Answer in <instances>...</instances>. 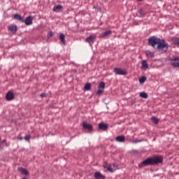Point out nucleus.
Masks as SVG:
<instances>
[{
	"label": "nucleus",
	"mask_w": 179,
	"mask_h": 179,
	"mask_svg": "<svg viewBox=\"0 0 179 179\" xmlns=\"http://www.w3.org/2000/svg\"><path fill=\"white\" fill-rule=\"evenodd\" d=\"M171 64L174 69H179V57L178 56H173L170 59Z\"/></svg>",
	"instance_id": "3"
},
{
	"label": "nucleus",
	"mask_w": 179,
	"mask_h": 179,
	"mask_svg": "<svg viewBox=\"0 0 179 179\" xmlns=\"http://www.w3.org/2000/svg\"><path fill=\"white\" fill-rule=\"evenodd\" d=\"M99 128L100 130H103V131H106V130L108 129V126L105 123H99Z\"/></svg>",
	"instance_id": "10"
},
{
	"label": "nucleus",
	"mask_w": 179,
	"mask_h": 179,
	"mask_svg": "<svg viewBox=\"0 0 179 179\" xmlns=\"http://www.w3.org/2000/svg\"><path fill=\"white\" fill-rule=\"evenodd\" d=\"M147 77L145 76H143L141 78H139V83L140 84H144V83L146 81Z\"/></svg>",
	"instance_id": "22"
},
{
	"label": "nucleus",
	"mask_w": 179,
	"mask_h": 179,
	"mask_svg": "<svg viewBox=\"0 0 179 179\" xmlns=\"http://www.w3.org/2000/svg\"><path fill=\"white\" fill-rule=\"evenodd\" d=\"M105 168H106V169L108 171H109V172H113V169L112 166H110V165L105 166Z\"/></svg>",
	"instance_id": "27"
},
{
	"label": "nucleus",
	"mask_w": 179,
	"mask_h": 179,
	"mask_svg": "<svg viewBox=\"0 0 179 179\" xmlns=\"http://www.w3.org/2000/svg\"><path fill=\"white\" fill-rule=\"evenodd\" d=\"M22 179H27V178H23Z\"/></svg>",
	"instance_id": "33"
},
{
	"label": "nucleus",
	"mask_w": 179,
	"mask_h": 179,
	"mask_svg": "<svg viewBox=\"0 0 179 179\" xmlns=\"http://www.w3.org/2000/svg\"><path fill=\"white\" fill-rule=\"evenodd\" d=\"M48 36V37H52L53 36V32L49 31Z\"/></svg>",
	"instance_id": "30"
},
{
	"label": "nucleus",
	"mask_w": 179,
	"mask_h": 179,
	"mask_svg": "<svg viewBox=\"0 0 179 179\" xmlns=\"http://www.w3.org/2000/svg\"><path fill=\"white\" fill-rule=\"evenodd\" d=\"M113 73L117 76H127L128 74L126 70H124L123 69H118L117 67L113 69Z\"/></svg>",
	"instance_id": "4"
},
{
	"label": "nucleus",
	"mask_w": 179,
	"mask_h": 179,
	"mask_svg": "<svg viewBox=\"0 0 179 179\" xmlns=\"http://www.w3.org/2000/svg\"><path fill=\"white\" fill-rule=\"evenodd\" d=\"M110 34H112V30H106V31H103L101 36L102 37H107V36H109Z\"/></svg>",
	"instance_id": "16"
},
{
	"label": "nucleus",
	"mask_w": 179,
	"mask_h": 179,
	"mask_svg": "<svg viewBox=\"0 0 179 179\" xmlns=\"http://www.w3.org/2000/svg\"><path fill=\"white\" fill-rule=\"evenodd\" d=\"M95 38H96V36L91 34L90 36L87 37V38L85 39V41H87V43H94Z\"/></svg>",
	"instance_id": "12"
},
{
	"label": "nucleus",
	"mask_w": 179,
	"mask_h": 179,
	"mask_svg": "<svg viewBox=\"0 0 179 179\" xmlns=\"http://www.w3.org/2000/svg\"><path fill=\"white\" fill-rule=\"evenodd\" d=\"M172 41L176 45H179V37H173Z\"/></svg>",
	"instance_id": "20"
},
{
	"label": "nucleus",
	"mask_w": 179,
	"mask_h": 179,
	"mask_svg": "<svg viewBox=\"0 0 179 179\" xmlns=\"http://www.w3.org/2000/svg\"><path fill=\"white\" fill-rule=\"evenodd\" d=\"M151 120L155 124H157V123H159V119H157V117H156V116H152Z\"/></svg>",
	"instance_id": "21"
},
{
	"label": "nucleus",
	"mask_w": 179,
	"mask_h": 179,
	"mask_svg": "<svg viewBox=\"0 0 179 179\" xmlns=\"http://www.w3.org/2000/svg\"><path fill=\"white\" fill-rule=\"evenodd\" d=\"M94 178L95 179H106V176L101 173V172H95Z\"/></svg>",
	"instance_id": "8"
},
{
	"label": "nucleus",
	"mask_w": 179,
	"mask_h": 179,
	"mask_svg": "<svg viewBox=\"0 0 179 179\" xmlns=\"http://www.w3.org/2000/svg\"><path fill=\"white\" fill-rule=\"evenodd\" d=\"M84 88H85V90L86 91H90V90H91V88H92V85H91L90 83H88L85 84Z\"/></svg>",
	"instance_id": "23"
},
{
	"label": "nucleus",
	"mask_w": 179,
	"mask_h": 179,
	"mask_svg": "<svg viewBox=\"0 0 179 179\" xmlns=\"http://www.w3.org/2000/svg\"><path fill=\"white\" fill-rule=\"evenodd\" d=\"M162 162H163L162 157H152L143 161L139 166L141 168L148 165H157V164H162Z\"/></svg>",
	"instance_id": "2"
},
{
	"label": "nucleus",
	"mask_w": 179,
	"mask_h": 179,
	"mask_svg": "<svg viewBox=\"0 0 179 179\" xmlns=\"http://www.w3.org/2000/svg\"><path fill=\"white\" fill-rule=\"evenodd\" d=\"M83 129H85L88 130L89 131H92L93 130L92 124H90L89 123H87V122H83Z\"/></svg>",
	"instance_id": "6"
},
{
	"label": "nucleus",
	"mask_w": 179,
	"mask_h": 179,
	"mask_svg": "<svg viewBox=\"0 0 179 179\" xmlns=\"http://www.w3.org/2000/svg\"><path fill=\"white\" fill-rule=\"evenodd\" d=\"M6 98L7 101H13V99H14L15 98V95L13 92H11L10 91H9L8 92H7L6 95Z\"/></svg>",
	"instance_id": "7"
},
{
	"label": "nucleus",
	"mask_w": 179,
	"mask_h": 179,
	"mask_svg": "<svg viewBox=\"0 0 179 179\" xmlns=\"http://www.w3.org/2000/svg\"><path fill=\"white\" fill-rule=\"evenodd\" d=\"M45 96H47V94H41V98H44Z\"/></svg>",
	"instance_id": "31"
},
{
	"label": "nucleus",
	"mask_w": 179,
	"mask_h": 179,
	"mask_svg": "<svg viewBox=\"0 0 179 179\" xmlns=\"http://www.w3.org/2000/svg\"><path fill=\"white\" fill-rule=\"evenodd\" d=\"M148 43L150 45H152V47H154V48H157V50H164V51H166L169 47V43H167L164 39L162 41V39H159V38L155 36L149 38Z\"/></svg>",
	"instance_id": "1"
},
{
	"label": "nucleus",
	"mask_w": 179,
	"mask_h": 179,
	"mask_svg": "<svg viewBox=\"0 0 179 179\" xmlns=\"http://www.w3.org/2000/svg\"><path fill=\"white\" fill-rule=\"evenodd\" d=\"M140 96L141 98H144L145 99H147L148 98V94H146V92H141Z\"/></svg>",
	"instance_id": "25"
},
{
	"label": "nucleus",
	"mask_w": 179,
	"mask_h": 179,
	"mask_svg": "<svg viewBox=\"0 0 179 179\" xmlns=\"http://www.w3.org/2000/svg\"><path fill=\"white\" fill-rule=\"evenodd\" d=\"M19 171H20V172L24 175H29V171H27V169L25 168H19Z\"/></svg>",
	"instance_id": "19"
},
{
	"label": "nucleus",
	"mask_w": 179,
	"mask_h": 179,
	"mask_svg": "<svg viewBox=\"0 0 179 179\" xmlns=\"http://www.w3.org/2000/svg\"><path fill=\"white\" fill-rule=\"evenodd\" d=\"M9 30L12 31V33H16L17 30V26L16 24H11L8 27Z\"/></svg>",
	"instance_id": "14"
},
{
	"label": "nucleus",
	"mask_w": 179,
	"mask_h": 179,
	"mask_svg": "<svg viewBox=\"0 0 179 179\" xmlns=\"http://www.w3.org/2000/svg\"><path fill=\"white\" fill-rule=\"evenodd\" d=\"M138 1H144V0H138Z\"/></svg>",
	"instance_id": "34"
},
{
	"label": "nucleus",
	"mask_w": 179,
	"mask_h": 179,
	"mask_svg": "<svg viewBox=\"0 0 179 179\" xmlns=\"http://www.w3.org/2000/svg\"><path fill=\"white\" fill-rule=\"evenodd\" d=\"M24 23L27 25L32 24L33 23V17L31 16H27L24 20Z\"/></svg>",
	"instance_id": "9"
},
{
	"label": "nucleus",
	"mask_w": 179,
	"mask_h": 179,
	"mask_svg": "<svg viewBox=\"0 0 179 179\" xmlns=\"http://www.w3.org/2000/svg\"><path fill=\"white\" fill-rule=\"evenodd\" d=\"M3 143H6V139L3 140Z\"/></svg>",
	"instance_id": "32"
},
{
	"label": "nucleus",
	"mask_w": 179,
	"mask_h": 179,
	"mask_svg": "<svg viewBox=\"0 0 179 179\" xmlns=\"http://www.w3.org/2000/svg\"><path fill=\"white\" fill-rule=\"evenodd\" d=\"M85 179H86V178H85Z\"/></svg>",
	"instance_id": "35"
},
{
	"label": "nucleus",
	"mask_w": 179,
	"mask_h": 179,
	"mask_svg": "<svg viewBox=\"0 0 179 179\" xmlns=\"http://www.w3.org/2000/svg\"><path fill=\"white\" fill-rule=\"evenodd\" d=\"M142 69L144 70H148L149 69V64H148L147 60H143L142 62Z\"/></svg>",
	"instance_id": "15"
},
{
	"label": "nucleus",
	"mask_w": 179,
	"mask_h": 179,
	"mask_svg": "<svg viewBox=\"0 0 179 179\" xmlns=\"http://www.w3.org/2000/svg\"><path fill=\"white\" fill-rule=\"evenodd\" d=\"M31 138V136H25L24 137V140H26L27 141H29Z\"/></svg>",
	"instance_id": "28"
},
{
	"label": "nucleus",
	"mask_w": 179,
	"mask_h": 179,
	"mask_svg": "<svg viewBox=\"0 0 179 179\" xmlns=\"http://www.w3.org/2000/svg\"><path fill=\"white\" fill-rule=\"evenodd\" d=\"M116 141L119 143H124L126 140L125 136H117L115 138Z\"/></svg>",
	"instance_id": "13"
},
{
	"label": "nucleus",
	"mask_w": 179,
	"mask_h": 179,
	"mask_svg": "<svg viewBox=\"0 0 179 179\" xmlns=\"http://www.w3.org/2000/svg\"><path fill=\"white\" fill-rule=\"evenodd\" d=\"M14 19H17V20H20V22H24L25 19L23 16H21L19 13H15L14 15Z\"/></svg>",
	"instance_id": "11"
},
{
	"label": "nucleus",
	"mask_w": 179,
	"mask_h": 179,
	"mask_svg": "<svg viewBox=\"0 0 179 179\" xmlns=\"http://www.w3.org/2000/svg\"><path fill=\"white\" fill-rule=\"evenodd\" d=\"M142 140H138V139H135L133 141V143H141Z\"/></svg>",
	"instance_id": "29"
},
{
	"label": "nucleus",
	"mask_w": 179,
	"mask_h": 179,
	"mask_svg": "<svg viewBox=\"0 0 179 179\" xmlns=\"http://www.w3.org/2000/svg\"><path fill=\"white\" fill-rule=\"evenodd\" d=\"M62 5H56L55 6H54L53 10H55V12H59V10L62 9Z\"/></svg>",
	"instance_id": "17"
},
{
	"label": "nucleus",
	"mask_w": 179,
	"mask_h": 179,
	"mask_svg": "<svg viewBox=\"0 0 179 179\" xmlns=\"http://www.w3.org/2000/svg\"><path fill=\"white\" fill-rule=\"evenodd\" d=\"M138 13L139 16H145V11L142 8L138 9Z\"/></svg>",
	"instance_id": "24"
},
{
	"label": "nucleus",
	"mask_w": 179,
	"mask_h": 179,
	"mask_svg": "<svg viewBox=\"0 0 179 179\" xmlns=\"http://www.w3.org/2000/svg\"><path fill=\"white\" fill-rule=\"evenodd\" d=\"M59 39L61 40L62 43H63V44H66L65 34L64 33H60Z\"/></svg>",
	"instance_id": "18"
},
{
	"label": "nucleus",
	"mask_w": 179,
	"mask_h": 179,
	"mask_svg": "<svg viewBox=\"0 0 179 179\" xmlns=\"http://www.w3.org/2000/svg\"><path fill=\"white\" fill-rule=\"evenodd\" d=\"M99 90L96 92V95H101L103 92H104V90L106 88L105 83H100L98 86Z\"/></svg>",
	"instance_id": "5"
},
{
	"label": "nucleus",
	"mask_w": 179,
	"mask_h": 179,
	"mask_svg": "<svg viewBox=\"0 0 179 179\" xmlns=\"http://www.w3.org/2000/svg\"><path fill=\"white\" fill-rule=\"evenodd\" d=\"M145 53L148 57H155L154 52H150V50H146Z\"/></svg>",
	"instance_id": "26"
}]
</instances>
